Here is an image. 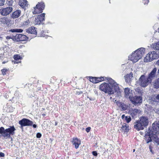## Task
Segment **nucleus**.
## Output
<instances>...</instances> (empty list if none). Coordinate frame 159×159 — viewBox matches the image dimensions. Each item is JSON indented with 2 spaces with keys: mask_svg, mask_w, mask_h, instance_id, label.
<instances>
[{
  "mask_svg": "<svg viewBox=\"0 0 159 159\" xmlns=\"http://www.w3.org/2000/svg\"><path fill=\"white\" fill-rule=\"evenodd\" d=\"M12 10L11 7H7L3 8L1 12V15L2 16H6L10 14Z\"/></svg>",
  "mask_w": 159,
  "mask_h": 159,
  "instance_id": "13",
  "label": "nucleus"
},
{
  "mask_svg": "<svg viewBox=\"0 0 159 159\" xmlns=\"http://www.w3.org/2000/svg\"><path fill=\"white\" fill-rule=\"evenodd\" d=\"M6 53L5 52V53H3V54H2V53H1L0 54V57H7V54H5Z\"/></svg>",
  "mask_w": 159,
  "mask_h": 159,
  "instance_id": "40",
  "label": "nucleus"
},
{
  "mask_svg": "<svg viewBox=\"0 0 159 159\" xmlns=\"http://www.w3.org/2000/svg\"><path fill=\"white\" fill-rule=\"evenodd\" d=\"M156 64L158 66H159V59L157 61Z\"/></svg>",
  "mask_w": 159,
  "mask_h": 159,
  "instance_id": "48",
  "label": "nucleus"
},
{
  "mask_svg": "<svg viewBox=\"0 0 159 159\" xmlns=\"http://www.w3.org/2000/svg\"><path fill=\"white\" fill-rule=\"evenodd\" d=\"M21 13V11L20 10H16L12 13L11 17L13 19L17 18L20 16Z\"/></svg>",
  "mask_w": 159,
  "mask_h": 159,
  "instance_id": "21",
  "label": "nucleus"
},
{
  "mask_svg": "<svg viewBox=\"0 0 159 159\" xmlns=\"http://www.w3.org/2000/svg\"><path fill=\"white\" fill-rule=\"evenodd\" d=\"M2 63H4V62H3Z\"/></svg>",
  "mask_w": 159,
  "mask_h": 159,
  "instance_id": "56",
  "label": "nucleus"
},
{
  "mask_svg": "<svg viewBox=\"0 0 159 159\" xmlns=\"http://www.w3.org/2000/svg\"><path fill=\"white\" fill-rule=\"evenodd\" d=\"M13 36L12 37L10 36H7L6 37V39H12V38L13 37Z\"/></svg>",
  "mask_w": 159,
  "mask_h": 159,
  "instance_id": "43",
  "label": "nucleus"
},
{
  "mask_svg": "<svg viewBox=\"0 0 159 159\" xmlns=\"http://www.w3.org/2000/svg\"><path fill=\"white\" fill-rule=\"evenodd\" d=\"M132 91L129 88H127L125 89V96L130 99L133 96Z\"/></svg>",
  "mask_w": 159,
  "mask_h": 159,
  "instance_id": "14",
  "label": "nucleus"
},
{
  "mask_svg": "<svg viewBox=\"0 0 159 159\" xmlns=\"http://www.w3.org/2000/svg\"><path fill=\"white\" fill-rule=\"evenodd\" d=\"M150 151H151V152H152V150H150Z\"/></svg>",
  "mask_w": 159,
  "mask_h": 159,
  "instance_id": "57",
  "label": "nucleus"
},
{
  "mask_svg": "<svg viewBox=\"0 0 159 159\" xmlns=\"http://www.w3.org/2000/svg\"><path fill=\"white\" fill-rule=\"evenodd\" d=\"M19 123L20 125V127L22 129H23V126H31L33 124V122L32 121L25 118H24L20 120Z\"/></svg>",
  "mask_w": 159,
  "mask_h": 159,
  "instance_id": "10",
  "label": "nucleus"
},
{
  "mask_svg": "<svg viewBox=\"0 0 159 159\" xmlns=\"http://www.w3.org/2000/svg\"><path fill=\"white\" fill-rule=\"evenodd\" d=\"M125 120L127 123L129 122L131 120V118L130 116L125 117Z\"/></svg>",
  "mask_w": 159,
  "mask_h": 159,
  "instance_id": "37",
  "label": "nucleus"
},
{
  "mask_svg": "<svg viewBox=\"0 0 159 159\" xmlns=\"http://www.w3.org/2000/svg\"><path fill=\"white\" fill-rule=\"evenodd\" d=\"M0 22L4 24H7L8 23L9 21L7 18L4 17L0 19Z\"/></svg>",
  "mask_w": 159,
  "mask_h": 159,
  "instance_id": "29",
  "label": "nucleus"
},
{
  "mask_svg": "<svg viewBox=\"0 0 159 159\" xmlns=\"http://www.w3.org/2000/svg\"><path fill=\"white\" fill-rule=\"evenodd\" d=\"M121 129L124 132H127L129 129L128 125L125 123H124L122 125Z\"/></svg>",
  "mask_w": 159,
  "mask_h": 159,
  "instance_id": "27",
  "label": "nucleus"
},
{
  "mask_svg": "<svg viewBox=\"0 0 159 159\" xmlns=\"http://www.w3.org/2000/svg\"><path fill=\"white\" fill-rule=\"evenodd\" d=\"M44 7L45 5L43 2L38 3L36 5L35 7L34 8V10L33 11V14H35L41 13L42 12L43 10L44 9Z\"/></svg>",
  "mask_w": 159,
  "mask_h": 159,
  "instance_id": "8",
  "label": "nucleus"
},
{
  "mask_svg": "<svg viewBox=\"0 0 159 159\" xmlns=\"http://www.w3.org/2000/svg\"><path fill=\"white\" fill-rule=\"evenodd\" d=\"M5 0H0V6H3L5 3Z\"/></svg>",
  "mask_w": 159,
  "mask_h": 159,
  "instance_id": "38",
  "label": "nucleus"
},
{
  "mask_svg": "<svg viewBox=\"0 0 159 159\" xmlns=\"http://www.w3.org/2000/svg\"><path fill=\"white\" fill-rule=\"evenodd\" d=\"M57 122H55V125H57Z\"/></svg>",
  "mask_w": 159,
  "mask_h": 159,
  "instance_id": "50",
  "label": "nucleus"
},
{
  "mask_svg": "<svg viewBox=\"0 0 159 159\" xmlns=\"http://www.w3.org/2000/svg\"><path fill=\"white\" fill-rule=\"evenodd\" d=\"M115 102H116L117 105L120 108L121 111L125 110L127 109L128 106L125 104L122 103L119 101L116 102V100Z\"/></svg>",
  "mask_w": 159,
  "mask_h": 159,
  "instance_id": "17",
  "label": "nucleus"
},
{
  "mask_svg": "<svg viewBox=\"0 0 159 159\" xmlns=\"http://www.w3.org/2000/svg\"><path fill=\"white\" fill-rule=\"evenodd\" d=\"M72 143L73 145L75 146V148L77 149L81 144V141L77 138H75L73 139Z\"/></svg>",
  "mask_w": 159,
  "mask_h": 159,
  "instance_id": "19",
  "label": "nucleus"
},
{
  "mask_svg": "<svg viewBox=\"0 0 159 159\" xmlns=\"http://www.w3.org/2000/svg\"><path fill=\"white\" fill-rule=\"evenodd\" d=\"M41 136V134L40 133H38L36 134V137L37 138H40Z\"/></svg>",
  "mask_w": 159,
  "mask_h": 159,
  "instance_id": "41",
  "label": "nucleus"
},
{
  "mask_svg": "<svg viewBox=\"0 0 159 159\" xmlns=\"http://www.w3.org/2000/svg\"><path fill=\"white\" fill-rule=\"evenodd\" d=\"M9 31L12 32H18L21 33L23 31V30L21 29H13L9 30Z\"/></svg>",
  "mask_w": 159,
  "mask_h": 159,
  "instance_id": "31",
  "label": "nucleus"
},
{
  "mask_svg": "<svg viewBox=\"0 0 159 159\" xmlns=\"http://www.w3.org/2000/svg\"><path fill=\"white\" fill-rule=\"evenodd\" d=\"M153 135L152 134L150 133L149 130H148V131L146 133L145 138L147 143H148L152 141V137Z\"/></svg>",
  "mask_w": 159,
  "mask_h": 159,
  "instance_id": "16",
  "label": "nucleus"
},
{
  "mask_svg": "<svg viewBox=\"0 0 159 159\" xmlns=\"http://www.w3.org/2000/svg\"><path fill=\"white\" fill-rule=\"evenodd\" d=\"M154 110L156 113L159 114V110L155 108L154 109Z\"/></svg>",
  "mask_w": 159,
  "mask_h": 159,
  "instance_id": "45",
  "label": "nucleus"
},
{
  "mask_svg": "<svg viewBox=\"0 0 159 159\" xmlns=\"http://www.w3.org/2000/svg\"><path fill=\"white\" fill-rule=\"evenodd\" d=\"M45 14L43 13L40 15H38L36 18L34 22L35 25H40L44 20Z\"/></svg>",
  "mask_w": 159,
  "mask_h": 159,
  "instance_id": "11",
  "label": "nucleus"
},
{
  "mask_svg": "<svg viewBox=\"0 0 159 159\" xmlns=\"http://www.w3.org/2000/svg\"><path fill=\"white\" fill-rule=\"evenodd\" d=\"M20 20L23 21L22 25L23 26H26L28 25L30 23L27 16H23L20 17Z\"/></svg>",
  "mask_w": 159,
  "mask_h": 159,
  "instance_id": "15",
  "label": "nucleus"
},
{
  "mask_svg": "<svg viewBox=\"0 0 159 159\" xmlns=\"http://www.w3.org/2000/svg\"><path fill=\"white\" fill-rule=\"evenodd\" d=\"M108 81L110 86L108 84L104 83L100 85V89L110 94H114L115 92H117L118 93H120L119 84L111 78H109Z\"/></svg>",
  "mask_w": 159,
  "mask_h": 159,
  "instance_id": "1",
  "label": "nucleus"
},
{
  "mask_svg": "<svg viewBox=\"0 0 159 159\" xmlns=\"http://www.w3.org/2000/svg\"><path fill=\"white\" fill-rule=\"evenodd\" d=\"M90 129H91L90 127H88L86 128V132H87L88 133L90 131Z\"/></svg>",
  "mask_w": 159,
  "mask_h": 159,
  "instance_id": "44",
  "label": "nucleus"
},
{
  "mask_svg": "<svg viewBox=\"0 0 159 159\" xmlns=\"http://www.w3.org/2000/svg\"><path fill=\"white\" fill-rule=\"evenodd\" d=\"M5 156L4 154L2 152H0V157H4Z\"/></svg>",
  "mask_w": 159,
  "mask_h": 159,
  "instance_id": "46",
  "label": "nucleus"
},
{
  "mask_svg": "<svg viewBox=\"0 0 159 159\" xmlns=\"http://www.w3.org/2000/svg\"><path fill=\"white\" fill-rule=\"evenodd\" d=\"M14 58L16 60H18L19 59H21V57L20 55H14Z\"/></svg>",
  "mask_w": 159,
  "mask_h": 159,
  "instance_id": "34",
  "label": "nucleus"
},
{
  "mask_svg": "<svg viewBox=\"0 0 159 159\" xmlns=\"http://www.w3.org/2000/svg\"><path fill=\"white\" fill-rule=\"evenodd\" d=\"M12 38L14 41L16 42L25 41L28 39V37L25 35L20 34H17Z\"/></svg>",
  "mask_w": 159,
  "mask_h": 159,
  "instance_id": "9",
  "label": "nucleus"
},
{
  "mask_svg": "<svg viewBox=\"0 0 159 159\" xmlns=\"http://www.w3.org/2000/svg\"><path fill=\"white\" fill-rule=\"evenodd\" d=\"M153 135L152 136V140L153 142L156 143L157 145H159V138L157 137V136Z\"/></svg>",
  "mask_w": 159,
  "mask_h": 159,
  "instance_id": "26",
  "label": "nucleus"
},
{
  "mask_svg": "<svg viewBox=\"0 0 159 159\" xmlns=\"http://www.w3.org/2000/svg\"><path fill=\"white\" fill-rule=\"evenodd\" d=\"M27 32L29 33L36 34L37 33L35 28L34 27L29 28L27 30Z\"/></svg>",
  "mask_w": 159,
  "mask_h": 159,
  "instance_id": "24",
  "label": "nucleus"
},
{
  "mask_svg": "<svg viewBox=\"0 0 159 159\" xmlns=\"http://www.w3.org/2000/svg\"><path fill=\"white\" fill-rule=\"evenodd\" d=\"M157 159H159V158H157Z\"/></svg>",
  "mask_w": 159,
  "mask_h": 159,
  "instance_id": "55",
  "label": "nucleus"
},
{
  "mask_svg": "<svg viewBox=\"0 0 159 159\" xmlns=\"http://www.w3.org/2000/svg\"><path fill=\"white\" fill-rule=\"evenodd\" d=\"M27 1L26 0H20L19 4L22 8H24L27 6Z\"/></svg>",
  "mask_w": 159,
  "mask_h": 159,
  "instance_id": "25",
  "label": "nucleus"
},
{
  "mask_svg": "<svg viewBox=\"0 0 159 159\" xmlns=\"http://www.w3.org/2000/svg\"><path fill=\"white\" fill-rule=\"evenodd\" d=\"M33 126L34 128H36L37 127V125L35 124H34L33 125Z\"/></svg>",
  "mask_w": 159,
  "mask_h": 159,
  "instance_id": "49",
  "label": "nucleus"
},
{
  "mask_svg": "<svg viewBox=\"0 0 159 159\" xmlns=\"http://www.w3.org/2000/svg\"><path fill=\"white\" fill-rule=\"evenodd\" d=\"M158 57V55L156 51L150 52L144 58V61L146 62H151L154 60L157 59Z\"/></svg>",
  "mask_w": 159,
  "mask_h": 159,
  "instance_id": "5",
  "label": "nucleus"
},
{
  "mask_svg": "<svg viewBox=\"0 0 159 159\" xmlns=\"http://www.w3.org/2000/svg\"><path fill=\"white\" fill-rule=\"evenodd\" d=\"M90 81L94 83H97L96 77H89Z\"/></svg>",
  "mask_w": 159,
  "mask_h": 159,
  "instance_id": "32",
  "label": "nucleus"
},
{
  "mask_svg": "<svg viewBox=\"0 0 159 159\" xmlns=\"http://www.w3.org/2000/svg\"><path fill=\"white\" fill-rule=\"evenodd\" d=\"M150 102L152 104L154 105L157 104V103H159V95H157L156 97L155 98H153L150 101Z\"/></svg>",
  "mask_w": 159,
  "mask_h": 159,
  "instance_id": "23",
  "label": "nucleus"
},
{
  "mask_svg": "<svg viewBox=\"0 0 159 159\" xmlns=\"http://www.w3.org/2000/svg\"><path fill=\"white\" fill-rule=\"evenodd\" d=\"M141 111L140 110L136 109H131L129 111V113L132 116H134L140 113Z\"/></svg>",
  "mask_w": 159,
  "mask_h": 159,
  "instance_id": "20",
  "label": "nucleus"
},
{
  "mask_svg": "<svg viewBox=\"0 0 159 159\" xmlns=\"http://www.w3.org/2000/svg\"><path fill=\"white\" fill-rule=\"evenodd\" d=\"M149 122L148 119L146 117L142 116L134 123V127L136 130H140L143 129L144 128L148 126Z\"/></svg>",
  "mask_w": 159,
  "mask_h": 159,
  "instance_id": "3",
  "label": "nucleus"
},
{
  "mask_svg": "<svg viewBox=\"0 0 159 159\" xmlns=\"http://www.w3.org/2000/svg\"><path fill=\"white\" fill-rule=\"evenodd\" d=\"M145 52V49L143 48H140L133 52L129 56V59L133 62H136L141 59Z\"/></svg>",
  "mask_w": 159,
  "mask_h": 159,
  "instance_id": "2",
  "label": "nucleus"
},
{
  "mask_svg": "<svg viewBox=\"0 0 159 159\" xmlns=\"http://www.w3.org/2000/svg\"><path fill=\"white\" fill-rule=\"evenodd\" d=\"M135 149H133V152H135Z\"/></svg>",
  "mask_w": 159,
  "mask_h": 159,
  "instance_id": "52",
  "label": "nucleus"
},
{
  "mask_svg": "<svg viewBox=\"0 0 159 159\" xmlns=\"http://www.w3.org/2000/svg\"><path fill=\"white\" fill-rule=\"evenodd\" d=\"M151 46L154 49L159 51V41L156 43H153Z\"/></svg>",
  "mask_w": 159,
  "mask_h": 159,
  "instance_id": "28",
  "label": "nucleus"
},
{
  "mask_svg": "<svg viewBox=\"0 0 159 159\" xmlns=\"http://www.w3.org/2000/svg\"><path fill=\"white\" fill-rule=\"evenodd\" d=\"M16 130L14 126H10L9 128L5 129L3 127L0 128V134L4 137H8L11 134H13Z\"/></svg>",
  "mask_w": 159,
  "mask_h": 159,
  "instance_id": "4",
  "label": "nucleus"
},
{
  "mask_svg": "<svg viewBox=\"0 0 159 159\" xmlns=\"http://www.w3.org/2000/svg\"><path fill=\"white\" fill-rule=\"evenodd\" d=\"M130 101L132 103L136 105L137 104L141 103L142 101V98L141 96H135L134 97L130 99Z\"/></svg>",
  "mask_w": 159,
  "mask_h": 159,
  "instance_id": "12",
  "label": "nucleus"
},
{
  "mask_svg": "<svg viewBox=\"0 0 159 159\" xmlns=\"http://www.w3.org/2000/svg\"><path fill=\"white\" fill-rule=\"evenodd\" d=\"M97 83H98L104 80V79L103 77H96Z\"/></svg>",
  "mask_w": 159,
  "mask_h": 159,
  "instance_id": "33",
  "label": "nucleus"
},
{
  "mask_svg": "<svg viewBox=\"0 0 159 159\" xmlns=\"http://www.w3.org/2000/svg\"><path fill=\"white\" fill-rule=\"evenodd\" d=\"M135 91L136 92H138V93H140L141 92V89L139 88H137L135 89Z\"/></svg>",
  "mask_w": 159,
  "mask_h": 159,
  "instance_id": "42",
  "label": "nucleus"
},
{
  "mask_svg": "<svg viewBox=\"0 0 159 159\" xmlns=\"http://www.w3.org/2000/svg\"><path fill=\"white\" fill-rule=\"evenodd\" d=\"M149 80L148 78L144 75H142L137 81V83L141 86L143 87H145L147 86L148 84Z\"/></svg>",
  "mask_w": 159,
  "mask_h": 159,
  "instance_id": "6",
  "label": "nucleus"
},
{
  "mask_svg": "<svg viewBox=\"0 0 159 159\" xmlns=\"http://www.w3.org/2000/svg\"><path fill=\"white\" fill-rule=\"evenodd\" d=\"M150 131V133L153 135H157L159 134V122L158 121H155L152 124V128L151 129L149 128V130Z\"/></svg>",
  "mask_w": 159,
  "mask_h": 159,
  "instance_id": "7",
  "label": "nucleus"
},
{
  "mask_svg": "<svg viewBox=\"0 0 159 159\" xmlns=\"http://www.w3.org/2000/svg\"><path fill=\"white\" fill-rule=\"evenodd\" d=\"M158 32H159V28H158Z\"/></svg>",
  "mask_w": 159,
  "mask_h": 159,
  "instance_id": "54",
  "label": "nucleus"
},
{
  "mask_svg": "<svg viewBox=\"0 0 159 159\" xmlns=\"http://www.w3.org/2000/svg\"><path fill=\"white\" fill-rule=\"evenodd\" d=\"M157 71V68H154L153 70L151 71L150 73L149 74L148 77V79L149 81H151V80L154 79L156 76V74Z\"/></svg>",
  "mask_w": 159,
  "mask_h": 159,
  "instance_id": "18",
  "label": "nucleus"
},
{
  "mask_svg": "<svg viewBox=\"0 0 159 159\" xmlns=\"http://www.w3.org/2000/svg\"><path fill=\"white\" fill-rule=\"evenodd\" d=\"M13 3V0H7V3L8 5L12 6Z\"/></svg>",
  "mask_w": 159,
  "mask_h": 159,
  "instance_id": "35",
  "label": "nucleus"
},
{
  "mask_svg": "<svg viewBox=\"0 0 159 159\" xmlns=\"http://www.w3.org/2000/svg\"><path fill=\"white\" fill-rule=\"evenodd\" d=\"M124 116H125V115H123L122 116V118H124Z\"/></svg>",
  "mask_w": 159,
  "mask_h": 159,
  "instance_id": "51",
  "label": "nucleus"
},
{
  "mask_svg": "<svg viewBox=\"0 0 159 159\" xmlns=\"http://www.w3.org/2000/svg\"><path fill=\"white\" fill-rule=\"evenodd\" d=\"M153 86L156 89L159 87V78L155 81L153 84Z\"/></svg>",
  "mask_w": 159,
  "mask_h": 159,
  "instance_id": "30",
  "label": "nucleus"
},
{
  "mask_svg": "<svg viewBox=\"0 0 159 159\" xmlns=\"http://www.w3.org/2000/svg\"><path fill=\"white\" fill-rule=\"evenodd\" d=\"M1 51L3 52V49H2Z\"/></svg>",
  "mask_w": 159,
  "mask_h": 159,
  "instance_id": "53",
  "label": "nucleus"
},
{
  "mask_svg": "<svg viewBox=\"0 0 159 159\" xmlns=\"http://www.w3.org/2000/svg\"><path fill=\"white\" fill-rule=\"evenodd\" d=\"M133 74L131 72L129 74H127L125 76V81L126 82H129L132 79Z\"/></svg>",
  "mask_w": 159,
  "mask_h": 159,
  "instance_id": "22",
  "label": "nucleus"
},
{
  "mask_svg": "<svg viewBox=\"0 0 159 159\" xmlns=\"http://www.w3.org/2000/svg\"><path fill=\"white\" fill-rule=\"evenodd\" d=\"M93 154L95 156H96L97 155V153L96 151H93Z\"/></svg>",
  "mask_w": 159,
  "mask_h": 159,
  "instance_id": "47",
  "label": "nucleus"
},
{
  "mask_svg": "<svg viewBox=\"0 0 159 159\" xmlns=\"http://www.w3.org/2000/svg\"><path fill=\"white\" fill-rule=\"evenodd\" d=\"M143 2L144 5H147L149 2V0H143Z\"/></svg>",
  "mask_w": 159,
  "mask_h": 159,
  "instance_id": "39",
  "label": "nucleus"
},
{
  "mask_svg": "<svg viewBox=\"0 0 159 159\" xmlns=\"http://www.w3.org/2000/svg\"><path fill=\"white\" fill-rule=\"evenodd\" d=\"M7 70L6 69H3L1 70L2 73L3 75H6V72H7Z\"/></svg>",
  "mask_w": 159,
  "mask_h": 159,
  "instance_id": "36",
  "label": "nucleus"
}]
</instances>
